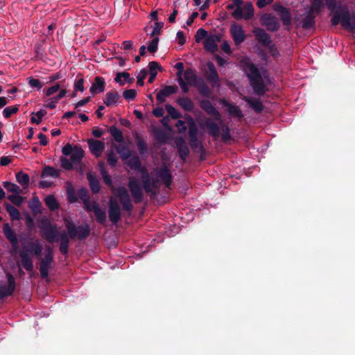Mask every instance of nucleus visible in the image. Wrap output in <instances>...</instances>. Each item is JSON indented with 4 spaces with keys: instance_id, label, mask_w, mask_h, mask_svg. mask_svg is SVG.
Wrapping results in <instances>:
<instances>
[{
    "instance_id": "0eeeda50",
    "label": "nucleus",
    "mask_w": 355,
    "mask_h": 355,
    "mask_svg": "<svg viewBox=\"0 0 355 355\" xmlns=\"http://www.w3.org/2000/svg\"><path fill=\"white\" fill-rule=\"evenodd\" d=\"M42 236L49 243H53L56 241L60 234L58 232L56 226L51 225L50 220L46 218H42L38 225Z\"/></svg>"
},
{
    "instance_id": "4be33fe9",
    "label": "nucleus",
    "mask_w": 355,
    "mask_h": 355,
    "mask_svg": "<svg viewBox=\"0 0 355 355\" xmlns=\"http://www.w3.org/2000/svg\"><path fill=\"white\" fill-rule=\"evenodd\" d=\"M3 231L6 239L11 243L13 247L16 248L18 245V239L10 226L8 224H4Z\"/></svg>"
},
{
    "instance_id": "13d9d810",
    "label": "nucleus",
    "mask_w": 355,
    "mask_h": 355,
    "mask_svg": "<svg viewBox=\"0 0 355 355\" xmlns=\"http://www.w3.org/2000/svg\"><path fill=\"white\" fill-rule=\"evenodd\" d=\"M44 112L42 110H40L36 113H33L31 117V121L34 123L39 124L42 119Z\"/></svg>"
},
{
    "instance_id": "774afa93",
    "label": "nucleus",
    "mask_w": 355,
    "mask_h": 355,
    "mask_svg": "<svg viewBox=\"0 0 355 355\" xmlns=\"http://www.w3.org/2000/svg\"><path fill=\"white\" fill-rule=\"evenodd\" d=\"M147 74V71L145 69L141 70L137 77V85L140 86H143L144 80L145 79Z\"/></svg>"
},
{
    "instance_id": "9d476101",
    "label": "nucleus",
    "mask_w": 355,
    "mask_h": 355,
    "mask_svg": "<svg viewBox=\"0 0 355 355\" xmlns=\"http://www.w3.org/2000/svg\"><path fill=\"white\" fill-rule=\"evenodd\" d=\"M115 195L121 202L123 209L126 211H131L133 206L127 189L124 187L116 189Z\"/></svg>"
},
{
    "instance_id": "de8ad7c7",
    "label": "nucleus",
    "mask_w": 355,
    "mask_h": 355,
    "mask_svg": "<svg viewBox=\"0 0 355 355\" xmlns=\"http://www.w3.org/2000/svg\"><path fill=\"white\" fill-rule=\"evenodd\" d=\"M28 252H33L37 257L40 256L42 252V245L40 241H35L31 245V249L28 248Z\"/></svg>"
},
{
    "instance_id": "393cba45",
    "label": "nucleus",
    "mask_w": 355,
    "mask_h": 355,
    "mask_svg": "<svg viewBox=\"0 0 355 355\" xmlns=\"http://www.w3.org/2000/svg\"><path fill=\"white\" fill-rule=\"evenodd\" d=\"M207 67L209 69V74L207 76V80L209 81L211 85H216L218 84L219 79L218 76L216 71V69L214 65L212 63H209L207 64Z\"/></svg>"
},
{
    "instance_id": "e2e57ef3",
    "label": "nucleus",
    "mask_w": 355,
    "mask_h": 355,
    "mask_svg": "<svg viewBox=\"0 0 355 355\" xmlns=\"http://www.w3.org/2000/svg\"><path fill=\"white\" fill-rule=\"evenodd\" d=\"M137 95V92L135 89H127L123 92V97L128 100H133Z\"/></svg>"
},
{
    "instance_id": "f3484780",
    "label": "nucleus",
    "mask_w": 355,
    "mask_h": 355,
    "mask_svg": "<svg viewBox=\"0 0 355 355\" xmlns=\"http://www.w3.org/2000/svg\"><path fill=\"white\" fill-rule=\"evenodd\" d=\"M220 38L217 35H210L207 36L204 41L205 49L211 53H214L218 49V44Z\"/></svg>"
},
{
    "instance_id": "052dcab7",
    "label": "nucleus",
    "mask_w": 355,
    "mask_h": 355,
    "mask_svg": "<svg viewBox=\"0 0 355 355\" xmlns=\"http://www.w3.org/2000/svg\"><path fill=\"white\" fill-rule=\"evenodd\" d=\"M84 78L80 77L74 83V90L83 92L84 91Z\"/></svg>"
},
{
    "instance_id": "6ab92c4d",
    "label": "nucleus",
    "mask_w": 355,
    "mask_h": 355,
    "mask_svg": "<svg viewBox=\"0 0 355 355\" xmlns=\"http://www.w3.org/2000/svg\"><path fill=\"white\" fill-rule=\"evenodd\" d=\"M24 250L20 252L19 256L21 259L23 267L27 271H32L33 269V260L31 255L28 253V248L23 244Z\"/></svg>"
},
{
    "instance_id": "4d7b16f0",
    "label": "nucleus",
    "mask_w": 355,
    "mask_h": 355,
    "mask_svg": "<svg viewBox=\"0 0 355 355\" xmlns=\"http://www.w3.org/2000/svg\"><path fill=\"white\" fill-rule=\"evenodd\" d=\"M50 267L51 265L41 262L40 271L42 278H46L48 277Z\"/></svg>"
},
{
    "instance_id": "e433bc0d",
    "label": "nucleus",
    "mask_w": 355,
    "mask_h": 355,
    "mask_svg": "<svg viewBox=\"0 0 355 355\" xmlns=\"http://www.w3.org/2000/svg\"><path fill=\"white\" fill-rule=\"evenodd\" d=\"M150 78H148V83H152L155 80V78L157 74V69L159 67V64L156 62H150L148 64Z\"/></svg>"
},
{
    "instance_id": "5701e85b",
    "label": "nucleus",
    "mask_w": 355,
    "mask_h": 355,
    "mask_svg": "<svg viewBox=\"0 0 355 355\" xmlns=\"http://www.w3.org/2000/svg\"><path fill=\"white\" fill-rule=\"evenodd\" d=\"M105 90V80L103 78L96 76L94 83L90 87V92L92 94L103 92Z\"/></svg>"
},
{
    "instance_id": "5fc2aeb1",
    "label": "nucleus",
    "mask_w": 355,
    "mask_h": 355,
    "mask_svg": "<svg viewBox=\"0 0 355 355\" xmlns=\"http://www.w3.org/2000/svg\"><path fill=\"white\" fill-rule=\"evenodd\" d=\"M166 110L168 112V114L173 118V119H178L180 116V112L172 105H166L165 106Z\"/></svg>"
},
{
    "instance_id": "cd10ccee",
    "label": "nucleus",
    "mask_w": 355,
    "mask_h": 355,
    "mask_svg": "<svg viewBox=\"0 0 355 355\" xmlns=\"http://www.w3.org/2000/svg\"><path fill=\"white\" fill-rule=\"evenodd\" d=\"M313 11L311 10L307 12L303 19H302V26L304 28H310L314 26L315 24V16L313 15Z\"/></svg>"
},
{
    "instance_id": "f257e3e1",
    "label": "nucleus",
    "mask_w": 355,
    "mask_h": 355,
    "mask_svg": "<svg viewBox=\"0 0 355 355\" xmlns=\"http://www.w3.org/2000/svg\"><path fill=\"white\" fill-rule=\"evenodd\" d=\"M126 164L131 169L141 173L144 189L150 195L156 193L161 184H165L168 188L171 185L172 175L170 170L166 166L155 168L150 176L147 168L141 166L139 157H131L126 162Z\"/></svg>"
},
{
    "instance_id": "f03ea898",
    "label": "nucleus",
    "mask_w": 355,
    "mask_h": 355,
    "mask_svg": "<svg viewBox=\"0 0 355 355\" xmlns=\"http://www.w3.org/2000/svg\"><path fill=\"white\" fill-rule=\"evenodd\" d=\"M243 68L255 94L257 95L264 94L266 92L264 80H268L266 71L263 69H258L250 62H243Z\"/></svg>"
},
{
    "instance_id": "4c0bfd02",
    "label": "nucleus",
    "mask_w": 355,
    "mask_h": 355,
    "mask_svg": "<svg viewBox=\"0 0 355 355\" xmlns=\"http://www.w3.org/2000/svg\"><path fill=\"white\" fill-rule=\"evenodd\" d=\"M110 132L116 142L121 143L123 141V132L120 129L114 126H112L110 128Z\"/></svg>"
},
{
    "instance_id": "bf43d9fd",
    "label": "nucleus",
    "mask_w": 355,
    "mask_h": 355,
    "mask_svg": "<svg viewBox=\"0 0 355 355\" xmlns=\"http://www.w3.org/2000/svg\"><path fill=\"white\" fill-rule=\"evenodd\" d=\"M163 27V24L159 22H155L154 24V26L153 27V31L150 33L151 37H155L157 36L160 33L161 29Z\"/></svg>"
},
{
    "instance_id": "37998d69",
    "label": "nucleus",
    "mask_w": 355,
    "mask_h": 355,
    "mask_svg": "<svg viewBox=\"0 0 355 355\" xmlns=\"http://www.w3.org/2000/svg\"><path fill=\"white\" fill-rule=\"evenodd\" d=\"M135 139L137 141V148L141 154H144L147 150V144L144 139H143L139 135H136Z\"/></svg>"
},
{
    "instance_id": "09e8293b",
    "label": "nucleus",
    "mask_w": 355,
    "mask_h": 355,
    "mask_svg": "<svg viewBox=\"0 0 355 355\" xmlns=\"http://www.w3.org/2000/svg\"><path fill=\"white\" fill-rule=\"evenodd\" d=\"M18 110H19V107L17 105L7 107L3 109L2 114H3V116L7 119V118L10 117L12 114L17 113L18 112Z\"/></svg>"
},
{
    "instance_id": "72a5a7b5",
    "label": "nucleus",
    "mask_w": 355,
    "mask_h": 355,
    "mask_svg": "<svg viewBox=\"0 0 355 355\" xmlns=\"http://www.w3.org/2000/svg\"><path fill=\"white\" fill-rule=\"evenodd\" d=\"M60 175L59 170L51 167V166H45L42 173V178L51 177V178H58Z\"/></svg>"
},
{
    "instance_id": "7ed1b4c3",
    "label": "nucleus",
    "mask_w": 355,
    "mask_h": 355,
    "mask_svg": "<svg viewBox=\"0 0 355 355\" xmlns=\"http://www.w3.org/2000/svg\"><path fill=\"white\" fill-rule=\"evenodd\" d=\"M227 8L233 10L232 16L237 20H248L254 13L252 3L243 0H232V3L227 6Z\"/></svg>"
},
{
    "instance_id": "79ce46f5",
    "label": "nucleus",
    "mask_w": 355,
    "mask_h": 355,
    "mask_svg": "<svg viewBox=\"0 0 355 355\" xmlns=\"http://www.w3.org/2000/svg\"><path fill=\"white\" fill-rule=\"evenodd\" d=\"M279 12L283 24L285 26H288L291 24V15L288 10L285 8H281Z\"/></svg>"
},
{
    "instance_id": "ddd939ff",
    "label": "nucleus",
    "mask_w": 355,
    "mask_h": 355,
    "mask_svg": "<svg viewBox=\"0 0 355 355\" xmlns=\"http://www.w3.org/2000/svg\"><path fill=\"white\" fill-rule=\"evenodd\" d=\"M6 276L8 285L0 286V299L11 295L15 289V280L13 276L10 273H8Z\"/></svg>"
},
{
    "instance_id": "69168bd1",
    "label": "nucleus",
    "mask_w": 355,
    "mask_h": 355,
    "mask_svg": "<svg viewBox=\"0 0 355 355\" xmlns=\"http://www.w3.org/2000/svg\"><path fill=\"white\" fill-rule=\"evenodd\" d=\"M60 89V85L55 84L53 85L52 87H49L45 91V96H50L54 93L57 92Z\"/></svg>"
},
{
    "instance_id": "864d4df0",
    "label": "nucleus",
    "mask_w": 355,
    "mask_h": 355,
    "mask_svg": "<svg viewBox=\"0 0 355 355\" xmlns=\"http://www.w3.org/2000/svg\"><path fill=\"white\" fill-rule=\"evenodd\" d=\"M53 261V252L51 248H47L45 251V256L41 260L42 263H44L49 265H51Z\"/></svg>"
},
{
    "instance_id": "c85d7f7f",
    "label": "nucleus",
    "mask_w": 355,
    "mask_h": 355,
    "mask_svg": "<svg viewBox=\"0 0 355 355\" xmlns=\"http://www.w3.org/2000/svg\"><path fill=\"white\" fill-rule=\"evenodd\" d=\"M177 148L182 158L184 159L189 154V149L183 138L178 137L175 140Z\"/></svg>"
},
{
    "instance_id": "f8f14e48",
    "label": "nucleus",
    "mask_w": 355,
    "mask_h": 355,
    "mask_svg": "<svg viewBox=\"0 0 355 355\" xmlns=\"http://www.w3.org/2000/svg\"><path fill=\"white\" fill-rule=\"evenodd\" d=\"M230 33L236 45H240L245 40V34L241 26L233 24L230 27Z\"/></svg>"
},
{
    "instance_id": "b1692460",
    "label": "nucleus",
    "mask_w": 355,
    "mask_h": 355,
    "mask_svg": "<svg viewBox=\"0 0 355 355\" xmlns=\"http://www.w3.org/2000/svg\"><path fill=\"white\" fill-rule=\"evenodd\" d=\"M60 240V250L63 254H67L68 253V248L69 243V236L65 231H62L59 234Z\"/></svg>"
},
{
    "instance_id": "6e6d98bb",
    "label": "nucleus",
    "mask_w": 355,
    "mask_h": 355,
    "mask_svg": "<svg viewBox=\"0 0 355 355\" xmlns=\"http://www.w3.org/2000/svg\"><path fill=\"white\" fill-rule=\"evenodd\" d=\"M322 6H323L322 0H312L311 6L310 10L315 12H319L320 11V9L322 8Z\"/></svg>"
},
{
    "instance_id": "2eb2a0df",
    "label": "nucleus",
    "mask_w": 355,
    "mask_h": 355,
    "mask_svg": "<svg viewBox=\"0 0 355 355\" xmlns=\"http://www.w3.org/2000/svg\"><path fill=\"white\" fill-rule=\"evenodd\" d=\"M109 218L113 223H116L121 218V209L118 202L111 199L109 202Z\"/></svg>"
},
{
    "instance_id": "4468645a",
    "label": "nucleus",
    "mask_w": 355,
    "mask_h": 355,
    "mask_svg": "<svg viewBox=\"0 0 355 355\" xmlns=\"http://www.w3.org/2000/svg\"><path fill=\"white\" fill-rule=\"evenodd\" d=\"M261 24L270 31H275L279 28V22L277 17L271 14H264L261 17Z\"/></svg>"
},
{
    "instance_id": "a18cd8bd",
    "label": "nucleus",
    "mask_w": 355,
    "mask_h": 355,
    "mask_svg": "<svg viewBox=\"0 0 355 355\" xmlns=\"http://www.w3.org/2000/svg\"><path fill=\"white\" fill-rule=\"evenodd\" d=\"M117 152L120 154L122 159L125 160L130 156V151L125 145L119 146L116 148Z\"/></svg>"
},
{
    "instance_id": "680f3d73",
    "label": "nucleus",
    "mask_w": 355,
    "mask_h": 355,
    "mask_svg": "<svg viewBox=\"0 0 355 355\" xmlns=\"http://www.w3.org/2000/svg\"><path fill=\"white\" fill-rule=\"evenodd\" d=\"M28 84L33 88H37L40 89L42 87V83L38 80L33 78H30L28 79Z\"/></svg>"
},
{
    "instance_id": "6e6552de",
    "label": "nucleus",
    "mask_w": 355,
    "mask_h": 355,
    "mask_svg": "<svg viewBox=\"0 0 355 355\" xmlns=\"http://www.w3.org/2000/svg\"><path fill=\"white\" fill-rule=\"evenodd\" d=\"M84 156V150L78 146H73V151L70 155V159L62 158L61 159L62 167L66 170L71 169L73 165L80 163Z\"/></svg>"
},
{
    "instance_id": "dca6fc26",
    "label": "nucleus",
    "mask_w": 355,
    "mask_h": 355,
    "mask_svg": "<svg viewBox=\"0 0 355 355\" xmlns=\"http://www.w3.org/2000/svg\"><path fill=\"white\" fill-rule=\"evenodd\" d=\"M88 146L91 153L95 155L96 157L101 156L104 149L105 143L95 139H89L87 141Z\"/></svg>"
},
{
    "instance_id": "0e129e2a",
    "label": "nucleus",
    "mask_w": 355,
    "mask_h": 355,
    "mask_svg": "<svg viewBox=\"0 0 355 355\" xmlns=\"http://www.w3.org/2000/svg\"><path fill=\"white\" fill-rule=\"evenodd\" d=\"M207 32L203 28H199L195 36L196 42H199L202 39L207 37Z\"/></svg>"
},
{
    "instance_id": "bb28decb",
    "label": "nucleus",
    "mask_w": 355,
    "mask_h": 355,
    "mask_svg": "<svg viewBox=\"0 0 355 355\" xmlns=\"http://www.w3.org/2000/svg\"><path fill=\"white\" fill-rule=\"evenodd\" d=\"M177 103L185 111L191 112L193 110L194 104L193 101L187 97L179 98L177 100Z\"/></svg>"
},
{
    "instance_id": "58836bf2",
    "label": "nucleus",
    "mask_w": 355,
    "mask_h": 355,
    "mask_svg": "<svg viewBox=\"0 0 355 355\" xmlns=\"http://www.w3.org/2000/svg\"><path fill=\"white\" fill-rule=\"evenodd\" d=\"M194 87H196L198 89L199 92L202 96H208L209 95V87H207V85L205 84V83L201 78H199V80L196 83V85Z\"/></svg>"
},
{
    "instance_id": "9b49d317",
    "label": "nucleus",
    "mask_w": 355,
    "mask_h": 355,
    "mask_svg": "<svg viewBox=\"0 0 355 355\" xmlns=\"http://www.w3.org/2000/svg\"><path fill=\"white\" fill-rule=\"evenodd\" d=\"M128 187L135 202H140L143 198V191L139 180L135 177H130Z\"/></svg>"
},
{
    "instance_id": "603ef678",
    "label": "nucleus",
    "mask_w": 355,
    "mask_h": 355,
    "mask_svg": "<svg viewBox=\"0 0 355 355\" xmlns=\"http://www.w3.org/2000/svg\"><path fill=\"white\" fill-rule=\"evenodd\" d=\"M153 37V40L150 41L148 46V51L152 53L157 51L159 43V37L157 36Z\"/></svg>"
},
{
    "instance_id": "a19ab883",
    "label": "nucleus",
    "mask_w": 355,
    "mask_h": 355,
    "mask_svg": "<svg viewBox=\"0 0 355 355\" xmlns=\"http://www.w3.org/2000/svg\"><path fill=\"white\" fill-rule=\"evenodd\" d=\"M116 83H119L121 85H123L125 83L131 82L130 74L126 72L119 73L114 78Z\"/></svg>"
},
{
    "instance_id": "c03bdc74",
    "label": "nucleus",
    "mask_w": 355,
    "mask_h": 355,
    "mask_svg": "<svg viewBox=\"0 0 355 355\" xmlns=\"http://www.w3.org/2000/svg\"><path fill=\"white\" fill-rule=\"evenodd\" d=\"M6 209L12 220L19 219V212L17 208L10 204H6Z\"/></svg>"
},
{
    "instance_id": "473e14b6",
    "label": "nucleus",
    "mask_w": 355,
    "mask_h": 355,
    "mask_svg": "<svg viewBox=\"0 0 355 355\" xmlns=\"http://www.w3.org/2000/svg\"><path fill=\"white\" fill-rule=\"evenodd\" d=\"M245 101L250 105V106L257 112L262 111L263 106L262 103L259 99H253L250 97H245Z\"/></svg>"
},
{
    "instance_id": "2f4dec72",
    "label": "nucleus",
    "mask_w": 355,
    "mask_h": 355,
    "mask_svg": "<svg viewBox=\"0 0 355 355\" xmlns=\"http://www.w3.org/2000/svg\"><path fill=\"white\" fill-rule=\"evenodd\" d=\"M17 182L21 185L24 189H26L29 184V176L22 171L18 172L16 174Z\"/></svg>"
},
{
    "instance_id": "423d86ee",
    "label": "nucleus",
    "mask_w": 355,
    "mask_h": 355,
    "mask_svg": "<svg viewBox=\"0 0 355 355\" xmlns=\"http://www.w3.org/2000/svg\"><path fill=\"white\" fill-rule=\"evenodd\" d=\"M200 77L196 75V71L192 68L187 69L184 73L178 78V84L184 93L189 92V87H194L199 80Z\"/></svg>"
},
{
    "instance_id": "7c9ffc66",
    "label": "nucleus",
    "mask_w": 355,
    "mask_h": 355,
    "mask_svg": "<svg viewBox=\"0 0 355 355\" xmlns=\"http://www.w3.org/2000/svg\"><path fill=\"white\" fill-rule=\"evenodd\" d=\"M119 99V95L115 92H110L107 93L104 98V103L107 106L116 105Z\"/></svg>"
},
{
    "instance_id": "aec40b11",
    "label": "nucleus",
    "mask_w": 355,
    "mask_h": 355,
    "mask_svg": "<svg viewBox=\"0 0 355 355\" xmlns=\"http://www.w3.org/2000/svg\"><path fill=\"white\" fill-rule=\"evenodd\" d=\"M253 33L259 43L267 46L271 44L270 35L263 28H254Z\"/></svg>"
},
{
    "instance_id": "20e7f679",
    "label": "nucleus",
    "mask_w": 355,
    "mask_h": 355,
    "mask_svg": "<svg viewBox=\"0 0 355 355\" xmlns=\"http://www.w3.org/2000/svg\"><path fill=\"white\" fill-rule=\"evenodd\" d=\"M331 22L334 26L340 22L344 28L355 30V17L350 15L347 8L340 9L339 11H335L331 17Z\"/></svg>"
},
{
    "instance_id": "a211bd4d",
    "label": "nucleus",
    "mask_w": 355,
    "mask_h": 355,
    "mask_svg": "<svg viewBox=\"0 0 355 355\" xmlns=\"http://www.w3.org/2000/svg\"><path fill=\"white\" fill-rule=\"evenodd\" d=\"M177 92L178 87L175 85L165 86L157 94V100L159 103H163L165 101L166 97L175 94Z\"/></svg>"
},
{
    "instance_id": "3c124183",
    "label": "nucleus",
    "mask_w": 355,
    "mask_h": 355,
    "mask_svg": "<svg viewBox=\"0 0 355 355\" xmlns=\"http://www.w3.org/2000/svg\"><path fill=\"white\" fill-rule=\"evenodd\" d=\"M107 162L110 166L114 167L117 163L118 158L113 150L109 151L107 155Z\"/></svg>"
},
{
    "instance_id": "a878e982",
    "label": "nucleus",
    "mask_w": 355,
    "mask_h": 355,
    "mask_svg": "<svg viewBox=\"0 0 355 355\" xmlns=\"http://www.w3.org/2000/svg\"><path fill=\"white\" fill-rule=\"evenodd\" d=\"M222 103L227 107V110L231 116L239 118L242 116V112L238 106L232 105L225 100L222 101Z\"/></svg>"
},
{
    "instance_id": "39448f33",
    "label": "nucleus",
    "mask_w": 355,
    "mask_h": 355,
    "mask_svg": "<svg viewBox=\"0 0 355 355\" xmlns=\"http://www.w3.org/2000/svg\"><path fill=\"white\" fill-rule=\"evenodd\" d=\"M64 220L68 232L67 234L71 239L77 237L78 239L82 240L89 235L90 228L87 224L76 227L73 222L69 221L68 219L64 218Z\"/></svg>"
},
{
    "instance_id": "c756f323",
    "label": "nucleus",
    "mask_w": 355,
    "mask_h": 355,
    "mask_svg": "<svg viewBox=\"0 0 355 355\" xmlns=\"http://www.w3.org/2000/svg\"><path fill=\"white\" fill-rule=\"evenodd\" d=\"M205 125L209 129V134L214 137H217L219 135L220 129L218 125L211 119L205 121Z\"/></svg>"
},
{
    "instance_id": "338daca9",
    "label": "nucleus",
    "mask_w": 355,
    "mask_h": 355,
    "mask_svg": "<svg viewBox=\"0 0 355 355\" xmlns=\"http://www.w3.org/2000/svg\"><path fill=\"white\" fill-rule=\"evenodd\" d=\"M189 143H190L191 148L193 149L202 148V145H201L200 142L198 141V137L189 139Z\"/></svg>"
},
{
    "instance_id": "1a4fd4ad",
    "label": "nucleus",
    "mask_w": 355,
    "mask_h": 355,
    "mask_svg": "<svg viewBox=\"0 0 355 355\" xmlns=\"http://www.w3.org/2000/svg\"><path fill=\"white\" fill-rule=\"evenodd\" d=\"M84 205L87 210L93 211L98 223L103 224L106 220V213L100 208L98 203L95 201H89L88 198L84 199Z\"/></svg>"
},
{
    "instance_id": "8fccbe9b",
    "label": "nucleus",
    "mask_w": 355,
    "mask_h": 355,
    "mask_svg": "<svg viewBox=\"0 0 355 355\" xmlns=\"http://www.w3.org/2000/svg\"><path fill=\"white\" fill-rule=\"evenodd\" d=\"M8 199L17 206H20L24 200V198L19 194L9 195Z\"/></svg>"
},
{
    "instance_id": "49530a36",
    "label": "nucleus",
    "mask_w": 355,
    "mask_h": 355,
    "mask_svg": "<svg viewBox=\"0 0 355 355\" xmlns=\"http://www.w3.org/2000/svg\"><path fill=\"white\" fill-rule=\"evenodd\" d=\"M189 139L197 137L198 128L197 126L191 117H189Z\"/></svg>"
},
{
    "instance_id": "c9c22d12",
    "label": "nucleus",
    "mask_w": 355,
    "mask_h": 355,
    "mask_svg": "<svg viewBox=\"0 0 355 355\" xmlns=\"http://www.w3.org/2000/svg\"><path fill=\"white\" fill-rule=\"evenodd\" d=\"M3 186L8 192L13 193L14 194H20L21 193V189L16 184L10 182H3Z\"/></svg>"
},
{
    "instance_id": "f704fd0d",
    "label": "nucleus",
    "mask_w": 355,
    "mask_h": 355,
    "mask_svg": "<svg viewBox=\"0 0 355 355\" xmlns=\"http://www.w3.org/2000/svg\"><path fill=\"white\" fill-rule=\"evenodd\" d=\"M92 191L96 193L100 191V184L98 180L91 173L87 175Z\"/></svg>"
},
{
    "instance_id": "412c9836",
    "label": "nucleus",
    "mask_w": 355,
    "mask_h": 355,
    "mask_svg": "<svg viewBox=\"0 0 355 355\" xmlns=\"http://www.w3.org/2000/svg\"><path fill=\"white\" fill-rule=\"evenodd\" d=\"M200 107L209 115L214 116L216 120H220L221 116L218 111L214 107L208 100H203L200 103Z\"/></svg>"
},
{
    "instance_id": "ea45409f",
    "label": "nucleus",
    "mask_w": 355,
    "mask_h": 355,
    "mask_svg": "<svg viewBox=\"0 0 355 355\" xmlns=\"http://www.w3.org/2000/svg\"><path fill=\"white\" fill-rule=\"evenodd\" d=\"M45 203L51 210L53 211L58 209V202L53 195H49L45 198Z\"/></svg>"
}]
</instances>
